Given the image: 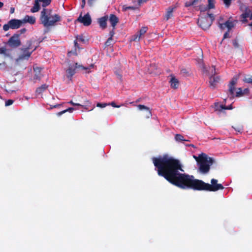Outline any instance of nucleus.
<instances>
[{
  "label": "nucleus",
  "instance_id": "obj_45",
  "mask_svg": "<svg viewBox=\"0 0 252 252\" xmlns=\"http://www.w3.org/2000/svg\"><path fill=\"white\" fill-rule=\"evenodd\" d=\"M68 103L72 105H74V106H80V105H81L79 103H74L73 102L72 100H70L69 102H68Z\"/></svg>",
  "mask_w": 252,
  "mask_h": 252
},
{
  "label": "nucleus",
  "instance_id": "obj_60",
  "mask_svg": "<svg viewBox=\"0 0 252 252\" xmlns=\"http://www.w3.org/2000/svg\"><path fill=\"white\" fill-rule=\"evenodd\" d=\"M118 77L120 78V80H121L122 76L121 75H118Z\"/></svg>",
  "mask_w": 252,
  "mask_h": 252
},
{
  "label": "nucleus",
  "instance_id": "obj_56",
  "mask_svg": "<svg viewBox=\"0 0 252 252\" xmlns=\"http://www.w3.org/2000/svg\"><path fill=\"white\" fill-rule=\"evenodd\" d=\"M136 7H131V6H129V7H126V9H135Z\"/></svg>",
  "mask_w": 252,
  "mask_h": 252
},
{
  "label": "nucleus",
  "instance_id": "obj_32",
  "mask_svg": "<svg viewBox=\"0 0 252 252\" xmlns=\"http://www.w3.org/2000/svg\"><path fill=\"white\" fill-rule=\"evenodd\" d=\"M175 139L176 141H178V142L186 141L184 138V137L181 134H176L175 135Z\"/></svg>",
  "mask_w": 252,
  "mask_h": 252
},
{
  "label": "nucleus",
  "instance_id": "obj_27",
  "mask_svg": "<svg viewBox=\"0 0 252 252\" xmlns=\"http://www.w3.org/2000/svg\"><path fill=\"white\" fill-rule=\"evenodd\" d=\"M74 110V108L73 107H69L64 110H63L62 111L59 112L57 113V115L60 116L62 115V114L65 113L66 112H69L70 113H71L73 112V111Z\"/></svg>",
  "mask_w": 252,
  "mask_h": 252
},
{
  "label": "nucleus",
  "instance_id": "obj_48",
  "mask_svg": "<svg viewBox=\"0 0 252 252\" xmlns=\"http://www.w3.org/2000/svg\"><path fill=\"white\" fill-rule=\"evenodd\" d=\"M229 31H227V32H226L224 34V35H223V39H225V38H228L229 37Z\"/></svg>",
  "mask_w": 252,
  "mask_h": 252
},
{
  "label": "nucleus",
  "instance_id": "obj_63",
  "mask_svg": "<svg viewBox=\"0 0 252 252\" xmlns=\"http://www.w3.org/2000/svg\"><path fill=\"white\" fill-rule=\"evenodd\" d=\"M149 65H150V68H151V67H152L151 64L150 63V64H149Z\"/></svg>",
  "mask_w": 252,
  "mask_h": 252
},
{
  "label": "nucleus",
  "instance_id": "obj_59",
  "mask_svg": "<svg viewBox=\"0 0 252 252\" xmlns=\"http://www.w3.org/2000/svg\"><path fill=\"white\" fill-rule=\"evenodd\" d=\"M123 10H124L125 11L126 10V7L125 6V5H124L123 6Z\"/></svg>",
  "mask_w": 252,
  "mask_h": 252
},
{
  "label": "nucleus",
  "instance_id": "obj_37",
  "mask_svg": "<svg viewBox=\"0 0 252 252\" xmlns=\"http://www.w3.org/2000/svg\"><path fill=\"white\" fill-rule=\"evenodd\" d=\"M243 94V93L242 92V90L241 88H239L238 89V91L236 92V96L237 97L241 96Z\"/></svg>",
  "mask_w": 252,
  "mask_h": 252
},
{
  "label": "nucleus",
  "instance_id": "obj_23",
  "mask_svg": "<svg viewBox=\"0 0 252 252\" xmlns=\"http://www.w3.org/2000/svg\"><path fill=\"white\" fill-rule=\"evenodd\" d=\"M48 87V86L46 84L42 85L40 87L37 88L36 90V93L37 94H41L44 92Z\"/></svg>",
  "mask_w": 252,
  "mask_h": 252
},
{
  "label": "nucleus",
  "instance_id": "obj_2",
  "mask_svg": "<svg viewBox=\"0 0 252 252\" xmlns=\"http://www.w3.org/2000/svg\"><path fill=\"white\" fill-rule=\"evenodd\" d=\"M52 9L43 8L41 11L40 20L45 27L54 26L61 20V16L58 14L51 15Z\"/></svg>",
  "mask_w": 252,
  "mask_h": 252
},
{
  "label": "nucleus",
  "instance_id": "obj_53",
  "mask_svg": "<svg viewBox=\"0 0 252 252\" xmlns=\"http://www.w3.org/2000/svg\"><path fill=\"white\" fill-rule=\"evenodd\" d=\"M111 105L114 107H119V106L116 105V103L114 102H112Z\"/></svg>",
  "mask_w": 252,
  "mask_h": 252
},
{
  "label": "nucleus",
  "instance_id": "obj_11",
  "mask_svg": "<svg viewBox=\"0 0 252 252\" xmlns=\"http://www.w3.org/2000/svg\"><path fill=\"white\" fill-rule=\"evenodd\" d=\"M109 21L113 30H115L116 25L119 22V18L115 15L111 14L109 16Z\"/></svg>",
  "mask_w": 252,
  "mask_h": 252
},
{
  "label": "nucleus",
  "instance_id": "obj_8",
  "mask_svg": "<svg viewBox=\"0 0 252 252\" xmlns=\"http://www.w3.org/2000/svg\"><path fill=\"white\" fill-rule=\"evenodd\" d=\"M76 21L83 24L85 26H89L92 23V19L90 14L88 13L84 16H82V13L77 19Z\"/></svg>",
  "mask_w": 252,
  "mask_h": 252
},
{
  "label": "nucleus",
  "instance_id": "obj_41",
  "mask_svg": "<svg viewBox=\"0 0 252 252\" xmlns=\"http://www.w3.org/2000/svg\"><path fill=\"white\" fill-rule=\"evenodd\" d=\"M233 127L235 129V130L238 132H241L243 130V127L242 126H238L236 127H234L233 126Z\"/></svg>",
  "mask_w": 252,
  "mask_h": 252
},
{
  "label": "nucleus",
  "instance_id": "obj_10",
  "mask_svg": "<svg viewBox=\"0 0 252 252\" xmlns=\"http://www.w3.org/2000/svg\"><path fill=\"white\" fill-rule=\"evenodd\" d=\"M234 26V22L232 21H227L224 23H219V27L221 30H225L227 29L229 31Z\"/></svg>",
  "mask_w": 252,
  "mask_h": 252
},
{
  "label": "nucleus",
  "instance_id": "obj_55",
  "mask_svg": "<svg viewBox=\"0 0 252 252\" xmlns=\"http://www.w3.org/2000/svg\"><path fill=\"white\" fill-rule=\"evenodd\" d=\"M74 45L76 47H78V44L77 43V42L76 40L74 41Z\"/></svg>",
  "mask_w": 252,
  "mask_h": 252
},
{
  "label": "nucleus",
  "instance_id": "obj_42",
  "mask_svg": "<svg viewBox=\"0 0 252 252\" xmlns=\"http://www.w3.org/2000/svg\"><path fill=\"white\" fill-rule=\"evenodd\" d=\"M6 49L5 47H1L0 48V54H5Z\"/></svg>",
  "mask_w": 252,
  "mask_h": 252
},
{
  "label": "nucleus",
  "instance_id": "obj_22",
  "mask_svg": "<svg viewBox=\"0 0 252 252\" xmlns=\"http://www.w3.org/2000/svg\"><path fill=\"white\" fill-rule=\"evenodd\" d=\"M91 103L90 101H87L86 104L84 105L81 104L80 106L82 107V108L85 109L88 111H92L94 108V106H93L92 107H91Z\"/></svg>",
  "mask_w": 252,
  "mask_h": 252
},
{
  "label": "nucleus",
  "instance_id": "obj_61",
  "mask_svg": "<svg viewBox=\"0 0 252 252\" xmlns=\"http://www.w3.org/2000/svg\"><path fill=\"white\" fill-rule=\"evenodd\" d=\"M250 26L252 27V22L249 25Z\"/></svg>",
  "mask_w": 252,
  "mask_h": 252
},
{
  "label": "nucleus",
  "instance_id": "obj_49",
  "mask_svg": "<svg viewBox=\"0 0 252 252\" xmlns=\"http://www.w3.org/2000/svg\"><path fill=\"white\" fill-rule=\"evenodd\" d=\"M114 34H115L114 30H113V29L111 31H110L109 32L110 37L112 38L113 36H114Z\"/></svg>",
  "mask_w": 252,
  "mask_h": 252
},
{
  "label": "nucleus",
  "instance_id": "obj_40",
  "mask_svg": "<svg viewBox=\"0 0 252 252\" xmlns=\"http://www.w3.org/2000/svg\"><path fill=\"white\" fill-rule=\"evenodd\" d=\"M237 82V78H233L231 81L230 82L229 85H231V86H235Z\"/></svg>",
  "mask_w": 252,
  "mask_h": 252
},
{
  "label": "nucleus",
  "instance_id": "obj_50",
  "mask_svg": "<svg viewBox=\"0 0 252 252\" xmlns=\"http://www.w3.org/2000/svg\"><path fill=\"white\" fill-rule=\"evenodd\" d=\"M147 0H138V1H135L137 2V5H139L143 2L146 1Z\"/></svg>",
  "mask_w": 252,
  "mask_h": 252
},
{
  "label": "nucleus",
  "instance_id": "obj_13",
  "mask_svg": "<svg viewBox=\"0 0 252 252\" xmlns=\"http://www.w3.org/2000/svg\"><path fill=\"white\" fill-rule=\"evenodd\" d=\"M171 87L174 89L178 88L179 86V82L177 78L175 77L171 76V79L169 81Z\"/></svg>",
  "mask_w": 252,
  "mask_h": 252
},
{
  "label": "nucleus",
  "instance_id": "obj_44",
  "mask_svg": "<svg viewBox=\"0 0 252 252\" xmlns=\"http://www.w3.org/2000/svg\"><path fill=\"white\" fill-rule=\"evenodd\" d=\"M199 9L201 11H205L209 9L208 8L207 6L205 7V6H200L199 7Z\"/></svg>",
  "mask_w": 252,
  "mask_h": 252
},
{
  "label": "nucleus",
  "instance_id": "obj_12",
  "mask_svg": "<svg viewBox=\"0 0 252 252\" xmlns=\"http://www.w3.org/2000/svg\"><path fill=\"white\" fill-rule=\"evenodd\" d=\"M108 19V17L107 16H105L98 19V24L101 29H105L106 28Z\"/></svg>",
  "mask_w": 252,
  "mask_h": 252
},
{
  "label": "nucleus",
  "instance_id": "obj_7",
  "mask_svg": "<svg viewBox=\"0 0 252 252\" xmlns=\"http://www.w3.org/2000/svg\"><path fill=\"white\" fill-rule=\"evenodd\" d=\"M8 46L12 48H16L21 45L19 34H14L7 41Z\"/></svg>",
  "mask_w": 252,
  "mask_h": 252
},
{
  "label": "nucleus",
  "instance_id": "obj_24",
  "mask_svg": "<svg viewBox=\"0 0 252 252\" xmlns=\"http://www.w3.org/2000/svg\"><path fill=\"white\" fill-rule=\"evenodd\" d=\"M35 42V40L30 39L27 41L26 45L25 47V51H27V50H30L32 48V44L34 43Z\"/></svg>",
  "mask_w": 252,
  "mask_h": 252
},
{
  "label": "nucleus",
  "instance_id": "obj_19",
  "mask_svg": "<svg viewBox=\"0 0 252 252\" xmlns=\"http://www.w3.org/2000/svg\"><path fill=\"white\" fill-rule=\"evenodd\" d=\"M137 107H138V109L140 110L146 111L147 114H146V116L147 118H149L151 116V115H152L151 112L148 107H147L146 106L143 105H138Z\"/></svg>",
  "mask_w": 252,
  "mask_h": 252
},
{
  "label": "nucleus",
  "instance_id": "obj_38",
  "mask_svg": "<svg viewBox=\"0 0 252 252\" xmlns=\"http://www.w3.org/2000/svg\"><path fill=\"white\" fill-rule=\"evenodd\" d=\"M232 0H223L224 3L226 7H229L231 4Z\"/></svg>",
  "mask_w": 252,
  "mask_h": 252
},
{
  "label": "nucleus",
  "instance_id": "obj_52",
  "mask_svg": "<svg viewBox=\"0 0 252 252\" xmlns=\"http://www.w3.org/2000/svg\"><path fill=\"white\" fill-rule=\"evenodd\" d=\"M61 106V104H56L55 105L51 106V108H57V107H60Z\"/></svg>",
  "mask_w": 252,
  "mask_h": 252
},
{
  "label": "nucleus",
  "instance_id": "obj_21",
  "mask_svg": "<svg viewBox=\"0 0 252 252\" xmlns=\"http://www.w3.org/2000/svg\"><path fill=\"white\" fill-rule=\"evenodd\" d=\"M202 0H191L190 1H187L185 3V6L189 7L191 5H196L201 1Z\"/></svg>",
  "mask_w": 252,
  "mask_h": 252
},
{
  "label": "nucleus",
  "instance_id": "obj_28",
  "mask_svg": "<svg viewBox=\"0 0 252 252\" xmlns=\"http://www.w3.org/2000/svg\"><path fill=\"white\" fill-rule=\"evenodd\" d=\"M147 31V27H142L140 30L139 31V32H137V33L139 34V36L140 38H142V36L144 35V34Z\"/></svg>",
  "mask_w": 252,
  "mask_h": 252
},
{
  "label": "nucleus",
  "instance_id": "obj_1",
  "mask_svg": "<svg viewBox=\"0 0 252 252\" xmlns=\"http://www.w3.org/2000/svg\"><path fill=\"white\" fill-rule=\"evenodd\" d=\"M153 163L158 175L163 177L170 183L181 189L192 188L197 190L216 191L223 189L221 184H217L218 180H211V185L201 180L194 179L193 176L180 173L184 170L178 160L167 156L153 158Z\"/></svg>",
  "mask_w": 252,
  "mask_h": 252
},
{
  "label": "nucleus",
  "instance_id": "obj_17",
  "mask_svg": "<svg viewBox=\"0 0 252 252\" xmlns=\"http://www.w3.org/2000/svg\"><path fill=\"white\" fill-rule=\"evenodd\" d=\"M44 0H35L33 6L31 9V11L32 13H35L38 12L40 9V4L39 2L41 1H43Z\"/></svg>",
  "mask_w": 252,
  "mask_h": 252
},
{
  "label": "nucleus",
  "instance_id": "obj_26",
  "mask_svg": "<svg viewBox=\"0 0 252 252\" xmlns=\"http://www.w3.org/2000/svg\"><path fill=\"white\" fill-rule=\"evenodd\" d=\"M203 70L206 71H208V70H206V68L203 66ZM216 74V69L214 66H212L211 67L209 68V70L208 71V74L209 76H215Z\"/></svg>",
  "mask_w": 252,
  "mask_h": 252
},
{
  "label": "nucleus",
  "instance_id": "obj_18",
  "mask_svg": "<svg viewBox=\"0 0 252 252\" xmlns=\"http://www.w3.org/2000/svg\"><path fill=\"white\" fill-rule=\"evenodd\" d=\"M220 78L218 76H210L209 77V83L211 86L215 87L216 84L219 82Z\"/></svg>",
  "mask_w": 252,
  "mask_h": 252
},
{
  "label": "nucleus",
  "instance_id": "obj_57",
  "mask_svg": "<svg viewBox=\"0 0 252 252\" xmlns=\"http://www.w3.org/2000/svg\"><path fill=\"white\" fill-rule=\"evenodd\" d=\"M148 72L149 73H151L153 72V70L151 69V68H148Z\"/></svg>",
  "mask_w": 252,
  "mask_h": 252
},
{
  "label": "nucleus",
  "instance_id": "obj_46",
  "mask_svg": "<svg viewBox=\"0 0 252 252\" xmlns=\"http://www.w3.org/2000/svg\"><path fill=\"white\" fill-rule=\"evenodd\" d=\"M77 40L79 41H82V42H84V37L82 35H80V36H78L77 37Z\"/></svg>",
  "mask_w": 252,
  "mask_h": 252
},
{
  "label": "nucleus",
  "instance_id": "obj_15",
  "mask_svg": "<svg viewBox=\"0 0 252 252\" xmlns=\"http://www.w3.org/2000/svg\"><path fill=\"white\" fill-rule=\"evenodd\" d=\"M252 12L250 9H247L245 12L243 13L241 16V20L243 23L247 22V18L251 17Z\"/></svg>",
  "mask_w": 252,
  "mask_h": 252
},
{
  "label": "nucleus",
  "instance_id": "obj_62",
  "mask_svg": "<svg viewBox=\"0 0 252 252\" xmlns=\"http://www.w3.org/2000/svg\"><path fill=\"white\" fill-rule=\"evenodd\" d=\"M247 91H248V89H246L244 90V92H247Z\"/></svg>",
  "mask_w": 252,
  "mask_h": 252
},
{
  "label": "nucleus",
  "instance_id": "obj_35",
  "mask_svg": "<svg viewBox=\"0 0 252 252\" xmlns=\"http://www.w3.org/2000/svg\"><path fill=\"white\" fill-rule=\"evenodd\" d=\"M26 29L25 28H23L22 29H21L20 30H19V31H18L16 33H15V34H19V37L20 36V35L23 34V33H24L26 32Z\"/></svg>",
  "mask_w": 252,
  "mask_h": 252
},
{
  "label": "nucleus",
  "instance_id": "obj_9",
  "mask_svg": "<svg viewBox=\"0 0 252 252\" xmlns=\"http://www.w3.org/2000/svg\"><path fill=\"white\" fill-rule=\"evenodd\" d=\"M38 44L34 46L32 51H30L29 50H27L26 51H25V47L21 49V51L23 52L22 54L20 56L19 58L21 60H28L31 57L32 53L38 47Z\"/></svg>",
  "mask_w": 252,
  "mask_h": 252
},
{
  "label": "nucleus",
  "instance_id": "obj_6",
  "mask_svg": "<svg viewBox=\"0 0 252 252\" xmlns=\"http://www.w3.org/2000/svg\"><path fill=\"white\" fill-rule=\"evenodd\" d=\"M23 24L21 20L13 19L9 20L7 24L3 26V29L4 31H7L9 29H17L19 28Z\"/></svg>",
  "mask_w": 252,
  "mask_h": 252
},
{
  "label": "nucleus",
  "instance_id": "obj_58",
  "mask_svg": "<svg viewBox=\"0 0 252 252\" xmlns=\"http://www.w3.org/2000/svg\"><path fill=\"white\" fill-rule=\"evenodd\" d=\"M3 5V3L2 2L0 1V8H1Z\"/></svg>",
  "mask_w": 252,
  "mask_h": 252
},
{
  "label": "nucleus",
  "instance_id": "obj_36",
  "mask_svg": "<svg viewBox=\"0 0 252 252\" xmlns=\"http://www.w3.org/2000/svg\"><path fill=\"white\" fill-rule=\"evenodd\" d=\"M14 102V100L12 99H8L6 100L5 102V106H8L12 105Z\"/></svg>",
  "mask_w": 252,
  "mask_h": 252
},
{
  "label": "nucleus",
  "instance_id": "obj_5",
  "mask_svg": "<svg viewBox=\"0 0 252 252\" xmlns=\"http://www.w3.org/2000/svg\"><path fill=\"white\" fill-rule=\"evenodd\" d=\"M94 65L92 64L89 67H84L82 65H79L78 63H75L74 65H69L68 68L66 70L67 75L66 76L70 80H71V78L73 75L76 73V69L81 68L82 69L88 70H90L91 68L93 67Z\"/></svg>",
  "mask_w": 252,
  "mask_h": 252
},
{
  "label": "nucleus",
  "instance_id": "obj_33",
  "mask_svg": "<svg viewBox=\"0 0 252 252\" xmlns=\"http://www.w3.org/2000/svg\"><path fill=\"white\" fill-rule=\"evenodd\" d=\"M42 2V6L43 8H45V7L49 5H50L51 3V0H44L43 1H41Z\"/></svg>",
  "mask_w": 252,
  "mask_h": 252
},
{
  "label": "nucleus",
  "instance_id": "obj_20",
  "mask_svg": "<svg viewBox=\"0 0 252 252\" xmlns=\"http://www.w3.org/2000/svg\"><path fill=\"white\" fill-rule=\"evenodd\" d=\"M174 8L170 7L167 9L166 13L165 15L164 19L166 20H168L173 16Z\"/></svg>",
  "mask_w": 252,
  "mask_h": 252
},
{
  "label": "nucleus",
  "instance_id": "obj_39",
  "mask_svg": "<svg viewBox=\"0 0 252 252\" xmlns=\"http://www.w3.org/2000/svg\"><path fill=\"white\" fill-rule=\"evenodd\" d=\"M108 104L105 103H97L96 104V106L100 108H104Z\"/></svg>",
  "mask_w": 252,
  "mask_h": 252
},
{
  "label": "nucleus",
  "instance_id": "obj_34",
  "mask_svg": "<svg viewBox=\"0 0 252 252\" xmlns=\"http://www.w3.org/2000/svg\"><path fill=\"white\" fill-rule=\"evenodd\" d=\"M113 38L109 37L108 39L106 40V41L105 43V45L106 47L109 46L113 44Z\"/></svg>",
  "mask_w": 252,
  "mask_h": 252
},
{
  "label": "nucleus",
  "instance_id": "obj_29",
  "mask_svg": "<svg viewBox=\"0 0 252 252\" xmlns=\"http://www.w3.org/2000/svg\"><path fill=\"white\" fill-rule=\"evenodd\" d=\"M208 4L207 6V7L209 9H212L215 7V0H208Z\"/></svg>",
  "mask_w": 252,
  "mask_h": 252
},
{
  "label": "nucleus",
  "instance_id": "obj_31",
  "mask_svg": "<svg viewBox=\"0 0 252 252\" xmlns=\"http://www.w3.org/2000/svg\"><path fill=\"white\" fill-rule=\"evenodd\" d=\"M235 92V86H231L229 84V92L231 97H233Z\"/></svg>",
  "mask_w": 252,
  "mask_h": 252
},
{
  "label": "nucleus",
  "instance_id": "obj_47",
  "mask_svg": "<svg viewBox=\"0 0 252 252\" xmlns=\"http://www.w3.org/2000/svg\"><path fill=\"white\" fill-rule=\"evenodd\" d=\"M95 0H88V3L90 6H91L93 5Z\"/></svg>",
  "mask_w": 252,
  "mask_h": 252
},
{
  "label": "nucleus",
  "instance_id": "obj_43",
  "mask_svg": "<svg viewBox=\"0 0 252 252\" xmlns=\"http://www.w3.org/2000/svg\"><path fill=\"white\" fill-rule=\"evenodd\" d=\"M245 81L246 82L249 83H252V76H251L249 77H248V78H246Z\"/></svg>",
  "mask_w": 252,
  "mask_h": 252
},
{
  "label": "nucleus",
  "instance_id": "obj_14",
  "mask_svg": "<svg viewBox=\"0 0 252 252\" xmlns=\"http://www.w3.org/2000/svg\"><path fill=\"white\" fill-rule=\"evenodd\" d=\"M215 109L216 111H220L222 110H231L232 109L231 105L225 106L224 105L219 103H216L215 104Z\"/></svg>",
  "mask_w": 252,
  "mask_h": 252
},
{
  "label": "nucleus",
  "instance_id": "obj_16",
  "mask_svg": "<svg viewBox=\"0 0 252 252\" xmlns=\"http://www.w3.org/2000/svg\"><path fill=\"white\" fill-rule=\"evenodd\" d=\"M22 21L23 22V24L29 23L31 24H33L35 23V18L33 16L26 15Z\"/></svg>",
  "mask_w": 252,
  "mask_h": 252
},
{
  "label": "nucleus",
  "instance_id": "obj_51",
  "mask_svg": "<svg viewBox=\"0 0 252 252\" xmlns=\"http://www.w3.org/2000/svg\"><path fill=\"white\" fill-rule=\"evenodd\" d=\"M85 4H86V1L85 0H82V5H81V7L82 8H83L85 5Z\"/></svg>",
  "mask_w": 252,
  "mask_h": 252
},
{
  "label": "nucleus",
  "instance_id": "obj_30",
  "mask_svg": "<svg viewBox=\"0 0 252 252\" xmlns=\"http://www.w3.org/2000/svg\"><path fill=\"white\" fill-rule=\"evenodd\" d=\"M141 38L140 37V36H139V34L137 33L136 34H135V35H133L130 39V41L131 42L132 41H139L140 39Z\"/></svg>",
  "mask_w": 252,
  "mask_h": 252
},
{
  "label": "nucleus",
  "instance_id": "obj_25",
  "mask_svg": "<svg viewBox=\"0 0 252 252\" xmlns=\"http://www.w3.org/2000/svg\"><path fill=\"white\" fill-rule=\"evenodd\" d=\"M34 72L35 73L34 77V79H40V76L39 75L41 72V68L36 67L33 68Z\"/></svg>",
  "mask_w": 252,
  "mask_h": 252
},
{
  "label": "nucleus",
  "instance_id": "obj_4",
  "mask_svg": "<svg viewBox=\"0 0 252 252\" xmlns=\"http://www.w3.org/2000/svg\"><path fill=\"white\" fill-rule=\"evenodd\" d=\"M215 17L213 14H208L205 17H201L199 18L198 25L203 30L208 29L212 25Z\"/></svg>",
  "mask_w": 252,
  "mask_h": 252
},
{
  "label": "nucleus",
  "instance_id": "obj_54",
  "mask_svg": "<svg viewBox=\"0 0 252 252\" xmlns=\"http://www.w3.org/2000/svg\"><path fill=\"white\" fill-rule=\"evenodd\" d=\"M15 9L14 7H11L10 10V13L12 14L14 12Z\"/></svg>",
  "mask_w": 252,
  "mask_h": 252
},
{
  "label": "nucleus",
  "instance_id": "obj_3",
  "mask_svg": "<svg viewBox=\"0 0 252 252\" xmlns=\"http://www.w3.org/2000/svg\"><path fill=\"white\" fill-rule=\"evenodd\" d=\"M193 157L199 164V169L200 172L203 174L208 173L210 170V166L213 164V158L208 157L207 155L204 153H202L198 157L194 155Z\"/></svg>",
  "mask_w": 252,
  "mask_h": 252
}]
</instances>
